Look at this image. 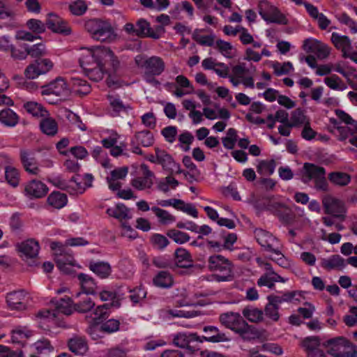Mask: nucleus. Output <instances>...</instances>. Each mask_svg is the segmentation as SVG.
<instances>
[{
    "mask_svg": "<svg viewBox=\"0 0 357 357\" xmlns=\"http://www.w3.org/2000/svg\"><path fill=\"white\" fill-rule=\"evenodd\" d=\"M151 210L162 225H169L176 221V217L170 214L167 211L162 209L158 206L151 207Z\"/></svg>",
    "mask_w": 357,
    "mask_h": 357,
    "instance_id": "48",
    "label": "nucleus"
},
{
    "mask_svg": "<svg viewBox=\"0 0 357 357\" xmlns=\"http://www.w3.org/2000/svg\"><path fill=\"white\" fill-rule=\"evenodd\" d=\"M51 248L56 252L54 261L56 266L61 271L68 273L70 271V266H74L73 256L59 242H52Z\"/></svg>",
    "mask_w": 357,
    "mask_h": 357,
    "instance_id": "11",
    "label": "nucleus"
},
{
    "mask_svg": "<svg viewBox=\"0 0 357 357\" xmlns=\"http://www.w3.org/2000/svg\"><path fill=\"white\" fill-rule=\"evenodd\" d=\"M35 348L38 354L47 357L54 348L51 346L50 342L47 340H39L35 343Z\"/></svg>",
    "mask_w": 357,
    "mask_h": 357,
    "instance_id": "59",
    "label": "nucleus"
},
{
    "mask_svg": "<svg viewBox=\"0 0 357 357\" xmlns=\"http://www.w3.org/2000/svg\"><path fill=\"white\" fill-rule=\"evenodd\" d=\"M69 349L75 355L83 356L88 350L86 340L81 337H75L68 340Z\"/></svg>",
    "mask_w": 357,
    "mask_h": 357,
    "instance_id": "36",
    "label": "nucleus"
},
{
    "mask_svg": "<svg viewBox=\"0 0 357 357\" xmlns=\"http://www.w3.org/2000/svg\"><path fill=\"white\" fill-rule=\"evenodd\" d=\"M106 213L109 216L118 219L121 222L130 218L129 215V208L122 203H119L114 207L108 208L106 211Z\"/></svg>",
    "mask_w": 357,
    "mask_h": 357,
    "instance_id": "38",
    "label": "nucleus"
},
{
    "mask_svg": "<svg viewBox=\"0 0 357 357\" xmlns=\"http://www.w3.org/2000/svg\"><path fill=\"white\" fill-rule=\"evenodd\" d=\"M137 36L141 38L149 36L157 39L158 36L155 33H150L149 23L144 19H139L136 23Z\"/></svg>",
    "mask_w": 357,
    "mask_h": 357,
    "instance_id": "50",
    "label": "nucleus"
},
{
    "mask_svg": "<svg viewBox=\"0 0 357 357\" xmlns=\"http://www.w3.org/2000/svg\"><path fill=\"white\" fill-rule=\"evenodd\" d=\"M242 313L243 317L250 322L257 323L263 320L264 312L259 308L246 307L243 310Z\"/></svg>",
    "mask_w": 357,
    "mask_h": 357,
    "instance_id": "47",
    "label": "nucleus"
},
{
    "mask_svg": "<svg viewBox=\"0 0 357 357\" xmlns=\"http://www.w3.org/2000/svg\"><path fill=\"white\" fill-rule=\"evenodd\" d=\"M70 93H74L80 96H84L91 92V86L86 80L79 77H72L70 83Z\"/></svg>",
    "mask_w": 357,
    "mask_h": 357,
    "instance_id": "28",
    "label": "nucleus"
},
{
    "mask_svg": "<svg viewBox=\"0 0 357 357\" xmlns=\"http://www.w3.org/2000/svg\"><path fill=\"white\" fill-rule=\"evenodd\" d=\"M331 41L337 49L342 50V55L344 54V51H347V50L351 47L349 38L347 36H341L336 32L332 33Z\"/></svg>",
    "mask_w": 357,
    "mask_h": 357,
    "instance_id": "44",
    "label": "nucleus"
},
{
    "mask_svg": "<svg viewBox=\"0 0 357 357\" xmlns=\"http://www.w3.org/2000/svg\"><path fill=\"white\" fill-rule=\"evenodd\" d=\"M275 167L276 163L274 160H263L259 162L257 170L261 175L271 176L274 173Z\"/></svg>",
    "mask_w": 357,
    "mask_h": 357,
    "instance_id": "52",
    "label": "nucleus"
},
{
    "mask_svg": "<svg viewBox=\"0 0 357 357\" xmlns=\"http://www.w3.org/2000/svg\"><path fill=\"white\" fill-rule=\"evenodd\" d=\"M173 343L178 347L186 349L191 353L198 350L201 337L195 333L180 332L174 335Z\"/></svg>",
    "mask_w": 357,
    "mask_h": 357,
    "instance_id": "12",
    "label": "nucleus"
},
{
    "mask_svg": "<svg viewBox=\"0 0 357 357\" xmlns=\"http://www.w3.org/2000/svg\"><path fill=\"white\" fill-rule=\"evenodd\" d=\"M156 154L157 164L161 165L162 168L170 173L175 172L176 174H181L182 171L180 169L179 164L176 163L171 155L165 150L159 148L155 149Z\"/></svg>",
    "mask_w": 357,
    "mask_h": 357,
    "instance_id": "20",
    "label": "nucleus"
},
{
    "mask_svg": "<svg viewBox=\"0 0 357 357\" xmlns=\"http://www.w3.org/2000/svg\"><path fill=\"white\" fill-rule=\"evenodd\" d=\"M24 108L27 113L34 117L43 118L49 116V112L40 103L33 101H29L24 104Z\"/></svg>",
    "mask_w": 357,
    "mask_h": 357,
    "instance_id": "39",
    "label": "nucleus"
},
{
    "mask_svg": "<svg viewBox=\"0 0 357 357\" xmlns=\"http://www.w3.org/2000/svg\"><path fill=\"white\" fill-rule=\"evenodd\" d=\"M328 353L333 357H356L357 347L344 337H337L326 341Z\"/></svg>",
    "mask_w": 357,
    "mask_h": 357,
    "instance_id": "6",
    "label": "nucleus"
},
{
    "mask_svg": "<svg viewBox=\"0 0 357 357\" xmlns=\"http://www.w3.org/2000/svg\"><path fill=\"white\" fill-rule=\"evenodd\" d=\"M326 175V169L314 163L305 162L303 167V181L307 183Z\"/></svg>",
    "mask_w": 357,
    "mask_h": 357,
    "instance_id": "25",
    "label": "nucleus"
},
{
    "mask_svg": "<svg viewBox=\"0 0 357 357\" xmlns=\"http://www.w3.org/2000/svg\"><path fill=\"white\" fill-rule=\"evenodd\" d=\"M215 46L219 52L226 58L232 59L234 55L231 54L233 46L229 42L218 39L215 42Z\"/></svg>",
    "mask_w": 357,
    "mask_h": 357,
    "instance_id": "60",
    "label": "nucleus"
},
{
    "mask_svg": "<svg viewBox=\"0 0 357 357\" xmlns=\"http://www.w3.org/2000/svg\"><path fill=\"white\" fill-rule=\"evenodd\" d=\"M167 235L178 244H184L190 239V236L188 234L176 229H169L167 232Z\"/></svg>",
    "mask_w": 357,
    "mask_h": 357,
    "instance_id": "54",
    "label": "nucleus"
},
{
    "mask_svg": "<svg viewBox=\"0 0 357 357\" xmlns=\"http://www.w3.org/2000/svg\"><path fill=\"white\" fill-rule=\"evenodd\" d=\"M29 296L24 289L13 291L7 294L6 303L10 310L22 311L26 309Z\"/></svg>",
    "mask_w": 357,
    "mask_h": 357,
    "instance_id": "17",
    "label": "nucleus"
},
{
    "mask_svg": "<svg viewBox=\"0 0 357 357\" xmlns=\"http://www.w3.org/2000/svg\"><path fill=\"white\" fill-rule=\"evenodd\" d=\"M323 206L325 212L336 218L344 216L345 213L344 205L342 201L332 196H326L323 199Z\"/></svg>",
    "mask_w": 357,
    "mask_h": 357,
    "instance_id": "23",
    "label": "nucleus"
},
{
    "mask_svg": "<svg viewBox=\"0 0 357 357\" xmlns=\"http://www.w3.org/2000/svg\"><path fill=\"white\" fill-rule=\"evenodd\" d=\"M39 249V243L34 239L24 241L19 246V251L26 258L30 259L38 256Z\"/></svg>",
    "mask_w": 357,
    "mask_h": 357,
    "instance_id": "30",
    "label": "nucleus"
},
{
    "mask_svg": "<svg viewBox=\"0 0 357 357\" xmlns=\"http://www.w3.org/2000/svg\"><path fill=\"white\" fill-rule=\"evenodd\" d=\"M141 169L142 176L134 178L130 183L134 188L138 190L150 189L153 184V178L155 177V174L145 164L141 165Z\"/></svg>",
    "mask_w": 357,
    "mask_h": 357,
    "instance_id": "19",
    "label": "nucleus"
},
{
    "mask_svg": "<svg viewBox=\"0 0 357 357\" xmlns=\"http://www.w3.org/2000/svg\"><path fill=\"white\" fill-rule=\"evenodd\" d=\"M324 83L328 87L333 90L344 91L347 88V85L342 82L341 78L335 74H333L329 77H325Z\"/></svg>",
    "mask_w": 357,
    "mask_h": 357,
    "instance_id": "51",
    "label": "nucleus"
},
{
    "mask_svg": "<svg viewBox=\"0 0 357 357\" xmlns=\"http://www.w3.org/2000/svg\"><path fill=\"white\" fill-rule=\"evenodd\" d=\"M84 27L93 40L102 43H111L115 40L116 36L108 20L92 18L85 22Z\"/></svg>",
    "mask_w": 357,
    "mask_h": 357,
    "instance_id": "3",
    "label": "nucleus"
},
{
    "mask_svg": "<svg viewBox=\"0 0 357 357\" xmlns=\"http://www.w3.org/2000/svg\"><path fill=\"white\" fill-rule=\"evenodd\" d=\"M212 238L213 239L208 240L207 243L217 252L222 250H232L233 245L237 241V235L235 233H229L223 229L213 231Z\"/></svg>",
    "mask_w": 357,
    "mask_h": 357,
    "instance_id": "7",
    "label": "nucleus"
},
{
    "mask_svg": "<svg viewBox=\"0 0 357 357\" xmlns=\"http://www.w3.org/2000/svg\"><path fill=\"white\" fill-rule=\"evenodd\" d=\"M302 345L305 349L307 357H309L310 353L319 350L320 340L317 337H307L303 340Z\"/></svg>",
    "mask_w": 357,
    "mask_h": 357,
    "instance_id": "57",
    "label": "nucleus"
},
{
    "mask_svg": "<svg viewBox=\"0 0 357 357\" xmlns=\"http://www.w3.org/2000/svg\"><path fill=\"white\" fill-rule=\"evenodd\" d=\"M222 325L238 334L245 340H252L259 337L258 330L249 325L238 312H227L219 317Z\"/></svg>",
    "mask_w": 357,
    "mask_h": 357,
    "instance_id": "2",
    "label": "nucleus"
},
{
    "mask_svg": "<svg viewBox=\"0 0 357 357\" xmlns=\"http://www.w3.org/2000/svg\"><path fill=\"white\" fill-rule=\"evenodd\" d=\"M79 63L84 74L91 80L98 82L107 75V83L109 86L118 84L113 75L119 67V61L109 48L95 46L91 48L82 47Z\"/></svg>",
    "mask_w": 357,
    "mask_h": 357,
    "instance_id": "1",
    "label": "nucleus"
},
{
    "mask_svg": "<svg viewBox=\"0 0 357 357\" xmlns=\"http://www.w3.org/2000/svg\"><path fill=\"white\" fill-rule=\"evenodd\" d=\"M0 19L6 20L5 26L8 29H13L17 26L18 23L15 19L14 13L3 1L0 0Z\"/></svg>",
    "mask_w": 357,
    "mask_h": 357,
    "instance_id": "32",
    "label": "nucleus"
},
{
    "mask_svg": "<svg viewBox=\"0 0 357 357\" xmlns=\"http://www.w3.org/2000/svg\"><path fill=\"white\" fill-rule=\"evenodd\" d=\"M259 14L267 23H275L287 25L288 19L281 13L278 8L273 6L266 0L261 1L258 5Z\"/></svg>",
    "mask_w": 357,
    "mask_h": 357,
    "instance_id": "8",
    "label": "nucleus"
},
{
    "mask_svg": "<svg viewBox=\"0 0 357 357\" xmlns=\"http://www.w3.org/2000/svg\"><path fill=\"white\" fill-rule=\"evenodd\" d=\"M175 261L181 268H189L192 266V259L190 253L183 248H178L174 252Z\"/></svg>",
    "mask_w": 357,
    "mask_h": 357,
    "instance_id": "37",
    "label": "nucleus"
},
{
    "mask_svg": "<svg viewBox=\"0 0 357 357\" xmlns=\"http://www.w3.org/2000/svg\"><path fill=\"white\" fill-rule=\"evenodd\" d=\"M47 27L54 33L63 36L71 33V28L67 21L54 13H50L46 20Z\"/></svg>",
    "mask_w": 357,
    "mask_h": 357,
    "instance_id": "18",
    "label": "nucleus"
},
{
    "mask_svg": "<svg viewBox=\"0 0 357 357\" xmlns=\"http://www.w3.org/2000/svg\"><path fill=\"white\" fill-rule=\"evenodd\" d=\"M81 289L86 295H96L100 287L98 286L95 280L85 273H79L77 275Z\"/></svg>",
    "mask_w": 357,
    "mask_h": 357,
    "instance_id": "26",
    "label": "nucleus"
},
{
    "mask_svg": "<svg viewBox=\"0 0 357 357\" xmlns=\"http://www.w3.org/2000/svg\"><path fill=\"white\" fill-rule=\"evenodd\" d=\"M255 238L264 250L270 252H278L280 241L269 231L261 228L254 231Z\"/></svg>",
    "mask_w": 357,
    "mask_h": 357,
    "instance_id": "13",
    "label": "nucleus"
},
{
    "mask_svg": "<svg viewBox=\"0 0 357 357\" xmlns=\"http://www.w3.org/2000/svg\"><path fill=\"white\" fill-rule=\"evenodd\" d=\"M271 67L277 76L288 75L291 70H294L293 64L290 61L284 62L282 64L278 61H275L273 62Z\"/></svg>",
    "mask_w": 357,
    "mask_h": 357,
    "instance_id": "56",
    "label": "nucleus"
},
{
    "mask_svg": "<svg viewBox=\"0 0 357 357\" xmlns=\"http://www.w3.org/2000/svg\"><path fill=\"white\" fill-rule=\"evenodd\" d=\"M0 357H23L21 350H13L7 346L0 344Z\"/></svg>",
    "mask_w": 357,
    "mask_h": 357,
    "instance_id": "64",
    "label": "nucleus"
},
{
    "mask_svg": "<svg viewBox=\"0 0 357 357\" xmlns=\"http://www.w3.org/2000/svg\"><path fill=\"white\" fill-rule=\"evenodd\" d=\"M39 127L41 132L47 136L53 137L58 132L57 122L49 116H46L40 120Z\"/></svg>",
    "mask_w": 357,
    "mask_h": 357,
    "instance_id": "35",
    "label": "nucleus"
},
{
    "mask_svg": "<svg viewBox=\"0 0 357 357\" xmlns=\"http://www.w3.org/2000/svg\"><path fill=\"white\" fill-rule=\"evenodd\" d=\"M51 303L54 307L52 312L50 310H41L38 312V317L49 318L51 316L56 317L59 314L70 315L74 310L72 300L68 296L60 298H54L52 299Z\"/></svg>",
    "mask_w": 357,
    "mask_h": 357,
    "instance_id": "9",
    "label": "nucleus"
},
{
    "mask_svg": "<svg viewBox=\"0 0 357 357\" xmlns=\"http://www.w3.org/2000/svg\"><path fill=\"white\" fill-rule=\"evenodd\" d=\"M291 119V125L297 127L305 123L306 116L301 108H297L292 112Z\"/></svg>",
    "mask_w": 357,
    "mask_h": 357,
    "instance_id": "61",
    "label": "nucleus"
},
{
    "mask_svg": "<svg viewBox=\"0 0 357 357\" xmlns=\"http://www.w3.org/2000/svg\"><path fill=\"white\" fill-rule=\"evenodd\" d=\"M88 5L85 0L71 1L68 4L70 13L75 16H82L88 10Z\"/></svg>",
    "mask_w": 357,
    "mask_h": 357,
    "instance_id": "46",
    "label": "nucleus"
},
{
    "mask_svg": "<svg viewBox=\"0 0 357 357\" xmlns=\"http://www.w3.org/2000/svg\"><path fill=\"white\" fill-rule=\"evenodd\" d=\"M0 123L8 127H14L18 123L17 114L10 108L0 111Z\"/></svg>",
    "mask_w": 357,
    "mask_h": 357,
    "instance_id": "40",
    "label": "nucleus"
},
{
    "mask_svg": "<svg viewBox=\"0 0 357 357\" xmlns=\"http://www.w3.org/2000/svg\"><path fill=\"white\" fill-rule=\"evenodd\" d=\"M112 108V115L113 116H119L121 112H127V107L119 96L109 95L107 98Z\"/></svg>",
    "mask_w": 357,
    "mask_h": 357,
    "instance_id": "49",
    "label": "nucleus"
},
{
    "mask_svg": "<svg viewBox=\"0 0 357 357\" xmlns=\"http://www.w3.org/2000/svg\"><path fill=\"white\" fill-rule=\"evenodd\" d=\"M179 184L178 180L169 175L157 182V189L164 193H167L170 190H175Z\"/></svg>",
    "mask_w": 357,
    "mask_h": 357,
    "instance_id": "41",
    "label": "nucleus"
},
{
    "mask_svg": "<svg viewBox=\"0 0 357 357\" xmlns=\"http://www.w3.org/2000/svg\"><path fill=\"white\" fill-rule=\"evenodd\" d=\"M137 65L144 70V73L160 75L165 70V64L162 58L152 56L141 61L135 59Z\"/></svg>",
    "mask_w": 357,
    "mask_h": 357,
    "instance_id": "15",
    "label": "nucleus"
},
{
    "mask_svg": "<svg viewBox=\"0 0 357 357\" xmlns=\"http://www.w3.org/2000/svg\"><path fill=\"white\" fill-rule=\"evenodd\" d=\"M5 178L10 185L17 187L20 181L19 170L14 167L6 166L5 167Z\"/></svg>",
    "mask_w": 357,
    "mask_h": 357,
    "instance_id": "55",
    "label": "nucleus"
},
{
    "mask_svg": "<svg viewBox=\"0 0 357 357\" xmlns=\"http://www.w3.org/2000/svg\"><path fill=\"white\" fill-rule=\"evenodd\" d=\"M154 141L152 132L149 130H143L135 132L132 139V144H140L144 147H149L154 144Z\"/></svg>",
    "mask_w": 357,
    "mask_h": 357,
    "instance_id": "34",
    "label": "nucleus"
},
{
    "mask_svg": "<svg viewBox=\"0 0 357 357\" xmlns=\"http://www.w3.org/2000/svg\"><path fill=\"white\" fill-rule=\"evenodd\" d=\"M129 298L132 303V305L141 304V303L146 298L147 291L145 287L142 285L136 286L132 289H129Z\"/></svg>",
    "mask_w": 357,
    "mask_h": 357,
    "instance_id": "43",
    "label": "nucleus"
},
{
    "mask_svg": "<svg viewBox=\"0 0 357 357\" xmlns=\"http://www.w3.org/2000/svg\"><path fill=\"white\" fill-rule=\"evenodd\" d=\"M53 67V63L48 59L38 58L29 64L24 70L26 78L33 79L40 75L45 74Z\"/></svg>",
    "mask_w": 357,
    "mask_h": 357,
    "instance_id": "16",
    "label": "nucleus"
},
{
    "mask_svg": "<svg viewBox=\"0 0 357 357\" xmlns=\"http://www.w3.org/2000/svg\"><path fill=\"white\" fill-rule=\"evenodd\" d=\"M107 304H103L98 306L94 310V317L92 319V321L88 328V333L93 340H98L99 338L103 337L105 334L101 329V321L108 319L109 313L107 312Z\"/></svg>",
    "mask_w": 357,
    "mask_h": 357,
    "instance_id": "10",
    "label": "nucleus"
},
{
    "mask_svg": "<svg viewBox=\"0 0 357 357\" xmlns=\"http://www.w3.org/2000/svg\"><path fill=\"white\" fill-rule=\"evenodd\" d=\"M204 335L200 336L202 343L208 342L211 343H220L228 342L230 338L225 333L220 331L218 327L214 326H205L203 328Z\"/></svg>",
    "mask_w": 357,
    "mask_h": 357,
    "instance_id": "22",
    "label": "nucleus"
},
{
    "mask_svg": "<svg viewBox=\"0 0 357 357\" xmlns=\"http://www.w3.org/2000/svg\"><path fill=\"white\" fill-rule=\"evenodd\" d=\"M275 280L273 278L272 272H268L263 274L257 280L259 287H267L273 289L275 287Z\"/></svg>",
    "mask_w": 357,
    "mask_h": 357,
    "instance_id": "62",
    "label": "nucleus"
},
{
    "mask_svg": "<svg viewBox=\"0 0 357 357\" xmlns=\"http://www.w3.org/2000/svg\"><path fill=\"white\" fill-rule=\"evenodd\" d=\"M25 191L30 197L41 198L46 195L48 188L43 182L33 179L26 185Z\"/></svg>",
    "mask_w": 357,
    "mask_h": 357,
    "instance_id": "27",
    "label": "nucleus"
},
{
    "mask_svg": "<svg viewBox=\"0 0 357 357\" xmlns=\"http://www.w3.org/2000/svg\"><path fill=\"white\" fill-rule=\"evenodd\" d=\"M278 307L267 303L264 307V315L274 322H277L280 317Z\"/></svg>",
    "mask_w": 357,
    "mask_h": 357,
    "instance_id": "63",
    "label": "nucleus"
},
{
    "mask_svg": "<svg viewBox=\"0 0 357 357\" xmlns=\"http://www.w3.org/2000/svg\"><path fill=\"white\" fill-rule=\"evenodd\" d=\"M89 268L100 278H108L112 273V267L108 262L102 261H91Z\"/></svg>",
    "mask_w": 357,
    "mask_h": 357,
    "instance_id": "29",
    "label": "nucleus"
},
{
    "mask_svg": "<svg viewBox=\"0 0 357 357\" xmlns=\"http://www.w3.org/2000/svg\"><path fill=\"white\" fill-rule=\"evenodd\" d=\"M208 269L213 273L217 282H229L234 279L232 263L220 255H213L207 260Z\"/></svg>",
    "mask_w": 357,
    "mask_h": 357,
    "instance_id": "4",
    "label": "nucleus"
},
{
    "mask_svg": "<svg viewBox=\"0 0 357 357\" xmlns=\"http://www.w3.org/2000/svg\"><path fill=\"white\" fill-rule=\"evenodd\" d=\"M322 268L326 270H343L347 266L346 260L339 255H333L328 259H322L321 261Z\"/></svg>",
    "mask_w": 357,
    "mask_h": 357,
    "instance_id": "31",
    "label": "nucleus"
},
{
    "mask_svg": "<svg viewBox=\"0 0 357 357\" xmlns=\"http://www.w3.org/2000/svg\"><path fill=\"white\" fill-rule=\"evenodd\" d=\"M173 283L172 275L167 271H160L153 278V285L161 289H168Z\"/></svg>",
    "mask_w": 357,
    "mask_h": 357,
    "instance_id": "33",
    "label": "nucleus"
},
{
    "mask_svg": "<svg viewBox=\"0 0 357 357\" xmlns=\"http://www.w3.org/2000/svg\"><path fill=\"white\" fill-rule=\"evenodd\" d=\"M328 178L333 184L342 187L347 185L351 180L349 174L342 172H332Z\"/></svg>",
    "mask_w": 357,
    "mask_h": 357,
    "instance_id": "42",
    "label": "nucleus"
},
{
    "mask_svg": "<svg viewBox=\"0 0 357 357\" xmlns=\"http://www.w3.org/2000/svg\"><path fill=\"white\" fill-rule=\"evenodd\" d=\"M67 202V196L60 192L54 191L47 197V203L55 208H63Z\"/></svg>",
    "mask_w": 357,
    "mask_h": 357,
    "instance_id": "45",
    "label": "nucleus"
},
{
    "mask_svg": "<svg viewBox=\"0 0 357 357\" xmlns=\"http://www.w3.org/2000/svg\"><path fill=\"white\" fill-rule=\"evenodd\" d=\"M101 329L105 334H112L119 330L120 321L116 319H105L100 324Z\"/></svg>",
    "mask_w": 357,
    "mask_h": 357,
    "instance_id": "58",
    "label": "nucleus"
},
{
    "mask_svg": "<svg viewBox=\"0 0 357 357\" xmlns=\"http://www.w3.org/2000/svg\"><path fill=\"white\" fill-rule=\"evenodd\" d=\"M95 306V303L86 295L81 301L73 305L75 311L79 313H86L91 311Z\"/></svg>",
    "mask_w": 357,
    "mask_h": 357,
    "instance_id": "53",
    "label": "nucleus"
},
{
    "mask_svg": "<svg viewBox=\"0 0 357 357\" xmlns=\"http://www.w3.org/2000/svg\"><path fill=\"white\" fill-rule=\"evenodd\" d=\"M101 301H109V303H107V306L106 307L107 310L109 307H119L121 305V299L120 296L118 294L117 291L115 289L109 288L108 287H100L98 294ZM109 313V312L107 311Z\"/></svg>",
    "mask_w": 357,
    "mask_h": 357,
    "instance_id": "24",
    "label": "nucleus"
},
{
    "mask_svg": "<svg viewBox=\"0 0 357 357\" xmlns=\"http://www.w3.org/2000/svg\"><path fill=\"white\" fill-rule=\"evenodd\" d=\"M93 179L91 174H85L83 178L76 174L68 181L58 179L56 185L72 195H77L84 193L87 188L91 187Z\"/></svg>",
    "mask_w": 357,
    "mask_h": 357,
    "instance_id": "5",
    "label": "nucleus"
},
{
    "mask_svg": "<svg viewBox=\"0 0 357 357\" xmlns=\"http://www.w3.org/2000/svg\"><path fill=\"white\" fill-rule=\"evenodd\" d=\"M43 96L54 95L59 97V99H65L70 94V86L62 77H57L49 84L42 86Z\"/></svg>",
    "mask_w": 357,
    "mask_h": 357,
    "instance_id": "14",
    "label": "nucleus"
},
{
    "mask_svg": "<svg viewBox=\"0 0 357 357\" xmlns=\"http://www.w3.org/2000/svg\"><path fill=\"white\" fill-rule=\"evenodd\" d=\"M20 158L24 170L28 174L35 176L40 174L41 169L32 151L22 149L20 151Z\"/></svg>",
    "mask_w": 357,
    "mask_h": 357,
    "instance_id": "21",
    "label": "nucleus"
}]
</instances>
